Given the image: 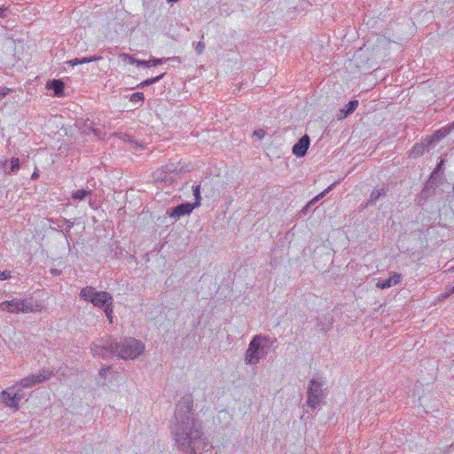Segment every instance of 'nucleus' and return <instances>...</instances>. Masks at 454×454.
I'll list each match as a JSON object with an SVG mask.
<instances>
[{
    "mask_svg": "<svg viewBox=\"0 0 454 454\" xmlns=\"http://www.w3.org/2000/svg\"><path fill=\"white\" fill-rule=\"evenodd\" d=\"M310 145V139L308 135L302 136L292 148V153L296 157H303L306 155L307 151Z\"/></svg>",
    "mask_w": 454,
    "mask_h": 454,
    "instance_id": "1a4fd4ad",
    "label": "nucleus"
},
{
    "mask_svg": "<svg viewBox=\"0 0 454 454\" xmlns=\"http://www.w3.org/2000/svg\"><path fill=\"white\" fill-rule=\"evenodd\" d=\"M442 165H443V160H441V161L436 165V167H435V168H434V170L433 172V175L436 174L437 172H439L442 169Z\"/></svg>",
    "mask_w": 454,
    "mask_h": 454,
    "instance_id": "c9c22d12",
    "label": "nucleus"
},
{
    "mask_svg": "<svg viewBox=\"0 0 454 454\" xmlns=\"http://www.w3.org/2000/svg\"><path fill=\"white\" fill-rule=\"evenodd\" d=\"M104 312L110 323H113V304L104 309Z\"/></svg>",
    "mask_w": 454,
    "mask_h": 454,
    "instance_id": "7c9ffc66",
    "label": "nucleus"
},
{
    "mask_svg": "<svg viewBox=\"0 0 454 454\" xmlns=\"http://www.w3.org/2000/svg\"><path fill=\"white\" fill-rule=\"evenodd\" d=\"M195 50L198 54H201L203 52V51L205 50V43L203 42H199Z\"/></svg>",
    "mask_w": 454,
    "mask_h": 454,
    "instance_id": "f704fd0d",
    "label": "nucleus"
},
{
    "mask_svg": "<svg viewBox=\"0 0 454 454\" xmlns=\"http://www.w3.org/2000/svg\"><path fill=\"white\" fill-rule=\"evenodd\" d=\"M81 129V132L83 133V134H90V133H93L95 136L97 137H100L99 136V133L98 132V130H96L94 129V122L89 119H87L84 122H83V125L82 127L80 128Z\"/></svg>",
    "mask_w": 454,
    "mask_h": 454,
    "instance_id": "aec40b11",
    "label": "nucleus"
},
{
    "mask_svg": "<svg viewBox=\"0 0 454 454\" xmlns=\"http://www.w3.org/2000/svg\"><path fill=\"white\" fill-rule=\"evenodd\" d=\"M145 350V345L134 338H125L121 341L112 338H100L90 345V352L94 356L108 358L117 356L121 359H135Z\"/></svg>",
    "mask_w": 454,
    "mask_h": 454,
    "instance_id": "f03ea898",
    "label": "nucleus"
},
{
    "mask_svg": "<svg viewBox=\"0 0 454 454\" xmlns=\"http://www.w3.org/2000/svg\"><path fill=\"white\" fill-rule=\"evenodd\" d=\"M277 341L276 338L269 335L256 334L248 344L244 355V361L247 365H255L269 352L270 347Z\"/></svg>",
    "mask_w": 454,
    "mask_h": 454,
    "instance_id": "7ed1b4c3",
    "label": "nucleus"
},
{
    "mask_svg": "<svg viewBox=\"0 0 454 454\" xmlns=\"http://www.w3.org/2000/svg\"><path fill=\"white\" fill-rule=\"evenodd\" d=\"M11 278V271L4 270L0 271V280H6Z\"/></svg>",
    "mask_w": 454,
    "mask_h": 454,
    "instance_id": "2f4dec72",
    "label": "nucleus"
},
{
    "mask_svg": "<svg viewBox=\"0 0 454 454\" xmlns=\"http://www.w3.org/2000/svg\"><path fill=\"white\" fill-rule=\"evenodd\" d=\"M7 11L4 7H0V18L4 17V13Z\"/></svg>",
    "mask_w": 454,
    "mask_h": 454,
    "instance_id": "ea45409f",
    "label": "nucleus"
},
{
    "mask_svg": "<svg viewBox=\"0 0 454 454\" xmlns=\"http://www.w3.org/2000/svg\"><path fill=\"white\" fill-rule=\"evenodd\" d=\"M423 147L422 146H418V145H415L412 149V153L414 154H419L420 153V150H422Z\"/></svg>",
    "mask_w": 454,
    "mask_h": 454,
    "instance_id": "e433bc0d",
    "label": "nucleus"
},
{
    "mask_svg": "<svg viewBox=\"0 0 454 454\" xmlns=\"http://www.w3.org/2000/svg\"><path fill=\"white\" fill-rule=\"evenodd\" d=\"M453 449H454V443H452V444H450V446L447 447L446 452L447 453H450Z\"/></svg>",
    "mask_w": 454,
    "mask_h": 454,
    "instance_id": "58836bf2",
    "label": "nucleus"
},
{
    "mask_svg": "<svg viewBox=\"0 0 454 454\" xmlns=\"http://www.w3.org/2000/svg\"><path fill=\"white\" fill-rule=\"evenodd\" d=\"M14 387V393L12 395V397L16 398L18 403H20V402L25 398L26 395L24 393V391L21 389V387H19L18 389H15V386Z\"/></svg>",
    "mask_w": 454,
    "mask_h": 454,
    "instance_id": "a878e982",
    "label": "nucleus"
},
{
    "mask_svg": "<svg viewBox=\"0 0 454 454\" xmlns=\"http://www.w3.org/2000/svg\"><path fill=\"white\" fill-rule=\"evenodd\" d=\"M119 138L123 140L124 142H129V143H134L135 145H136V148H140L142 149L143 146L141 145H139L137 142H134L131 138V137H129L128 134H120L118 135Z\"/></svg>",
    "mask_w": 454,
    "mask_h": 454,
    "instance_id": "bb28decb",
    "label": "nucleus"
},
{
    "mask_svg": "<svg viewBox=\"0 0 454 454\" xmlns=\"http://www.w3.org/2000/svg\"><path fill=\"white\" fill-rule=\"evenodd\" d=\"M120 58L124 61L128 60L130 64L137 65V62H140V59H136L133 56L127 53L121 54Z\"/></svg>",
    "mask_w": 454,
    "mask_h": 454,
    "instance_id": "cd10ccee",
    "label": "nucleus"
},
{
    "mask_svg": "<svg viewBox=\"0 0 454 454\" xmlns=\"http://www.w3.org/2000/svg\"><path fill=\"white\" fill-rule=\"evenodd\" d=\"M92 194L91 190L80 189L74 191L71 194V199L74 201H82L86 200Z\"/></svg>",
    "mask_w": 454,
    "mask_h": 454,
    "instance_id": "a211bd4d",
    "label": "nucleus"
},
{
    "mask_svg": "<svg viewBox=\"0 0 454 454\" xmlns=\"http://www.w3.org/2000/svg\"><path fill=\"white\" fill-rule=\"evenodd\" d=\"M334 186V184H331L327 189H325L324 192H322L321 193H319L318 195H317L311 201L310 203H314L316 201H318L319 200L323 199L326 193H328L332 188Z\"/></svg>",
    "mask_w": 454,
    "mask_h": 454,
    "instance_id": "c756f323",
    "label": "nucleus"
},
{
    "mask_svg": "<svg viewBox=\"0 0 454 454\" xmlns=\"http://www.w3.org/2000/svg\"><path fill=\"white\" fill-rule=\"evenodd\" d=\"M89 204H90V206L91 207H93V203H92L91 200H89Z\"/></svg>",
    "mask_w": 454,
    "mask_h": 454,
    "instance_id": "a18cd8bd",
    "label": "nucleus"
},
{
    "mask_svg": "<svg viewBox=\"0 0 454 454\" xmlns=\"http://www.w3.org/2000/svg\"><path fill=\"white\" fill-rule=\"evenodd\" d=\"M359 102L356 99L349 101L347 105L344 106L343 108L340 110V113L337 115L338 120H343L353 114L357 108Z\"/></svg>",
    "mask_w": 454,
    "mask_h": 454,
    "instance_id": "4468645a",
    "label": "nucleus"
},
{
    "mask_svg": "<svg viewBox=\"0 0 454 454\" xmlns=\"http://www.w3.org/2000/svg\"><path fill=\"white\" fill-rule=\"evenodd\" d=\"M53 375V371L48 368H43L36 373H32L20 381V386L21 387H31L36 384L43 382L51 379Z\"/></svg>",
    "mask_w": 454,
    "mask_h": 454,
    "instance_id": "423d86ee",
    "label": "nucleus"
},
{
    "mask_svg": "<svg viewBox=\"0 0 454 454\" xmlns=\"http://www.w3.org/2000/svg\"><path fill=\"white\" fill-rule=\"evenodd\" d=\"M402 275L396 272H393L392 275L387 279H380L376 286L380 289H386L394 286L400 283Z\"/></svg>",
    "mask_w": 454,
    "mask_h": 454,
    "instance_id": "ddd939ff",
    "label": "nucleus"
},
{
    "mask_svg": "<svg viewBox=\"0 0 454 454\" xmlns=\"http://www.w3.org/2000/svg\"><path fill=\"white\" fill-rule=\"evenodd\" d=\"M53 375V371L48 368H43L36 373H32L20 381V386L21 387H31L36 384L43 382L51 379Z\"/></svg>",
    "mask_w": 454,
    "mask_h": 454,
    "instance_id": "39448f33",
    "label": "nucleus"
},
{
    "mask_svg": "<svg viewBox=\"0 0 454 454\" xmlns=\"http://www.w3.org/2000/svg\"><path fill=\"white\" fill-rule=\"evenodd\" d=\"M321 331L326 332L327 330L325 328H321Z\"/></svg>",
    "mask_w": 454,
    "mask_h": 454,
    "instance_id": "de8ad7c7",
    "label": "nucleus"
},
{
    "mask_svg": "<svg viewBox=\"0 0 454 454\" xmlns=\"http://www.w3.org/2000/svg\"><path fill=\"white\" fill-rule=\"evenodd\" d=\"M6 162H7V160H4L3 161H2V160H0V163H1L2 165H5V164H6Z\"/></svg>",
    "mask_w": 454,
    "mask_h": 454,
    "instance_id": "c03bdc74",
    "label": "nucleus"
},
{
    "mask_svg": "<svg viewBox=\"0 0 454 454\" xmlns=\"http://www.w3.org/2000/svg\"><path fill=\"white\" fill-rule=\"evenodd\" d=\"M164 75H165V73H162L156 77L146 79V80L143 81L141 83H139L137 87L143 89L145 87L150 86V85L159 82L160 80H161Z\"/></svg>",
    "mask_w": 454,
    "mask_h": 454,
    "instance_id": "412c9836",
    "label": "nucleus"
},
{
    "mask_svg": "<svg viewBox=\"0 0 454 454\" xmlns=\"http://www.w3.org/2000/svg\"><path fill=\"white\" fill-rule=\"evenodd\" d=\"M51 273L53 276H59V275H60L61 270H58V269H51Z\"/></svg>",
    "mask_w": 454,
    "mask_h": 454,
    "instance_id": "4c0bfd02",
    "label": "nucleus"
},
{
    "mask_svg": "<svg viewBox=\"0 0 454 454\" xmlns=\"http://www.w3.org/2000/svg\"><path fill=\"white\" fill-rule=\"evenodd\" d=\"M47 88L52 90L56 96H62L64 90V82L60 80L50 81L47 84Z\"/></svg>",
    "mask_w": 454,
    "mask_h": 454,
    "instance_id": "f3484780",
    "label": "nucleus"
},
{
    "mask_svg": "<svg viewBox=\"0 0 454 454\" xmlns=\"http://www.w3.org/2000/svg\"><path fill=\"white\" fill-rule=\"evenodd\" d=\"M323 385L324 383L321 379L314 378L309 380L307 389V403L309 407L316 409L321 404L325 398Z\"/></svg>",
    "mask_w": 454,
    "mask_h": 454,
    "instance_id": "20e7f679",
    "label": "nucleus"
},
{
    "mask_svg": "<svg viewBox=\"0 0 454 454\" xmlns=\"http://www.w3.org/2000/svg\"><path fill=\"white\" fill-rule=\"evenodd\" d=\"M0 309L9 313H20L32 311L26 300L13 298L10 301L0 302Z\"/></svg>",
    "mask_w": 454,
    "mask_h": 454,
    "instance_id": "0eeeda50",
    "label": "nucleus"
},
{
    "mask_svg": "<svg viewBox=\"0 0 454 454\" xmlns=\"http://www.w3.org/2000/svg\"><path fill=\"white\" fill-rule=\"evenodd\" d=\"M436 135H437L438 137H442L444 136V134L442 133V131H438Z\"/></svg>",
    "mask_w": 454,
    "mask_h": 454,
    "instance_id": "79ce46f5",
    "label": "nucleus"
},
{
    "mask_svg": "<svg viewBox=\"0 0 454 454\" xmlns=\"http://www.w3.org/2000/svg\"><path fill=\"white\" fill-rule=\"evenodd\" d=\"M101 59H102L101 56L94 55V56H90V57H84L82 59L75 58V59L66 61L65 64L67 66H70V67H74L79 64H86V63H90V62L98 61V60H101Z\"/></svg>",
    "mask_w": 454,
    "mask_h": 454,
    "instance_id": "dca6fc26",
    "label": "nucleus"
},
{
    "mask_svg": "<svg viewBox=\"0 0 454 454\" xmlns=\"http://www.w3.org/2000/svg\"><path fill=\"white\" fill-rule=\"evenodd\" d=\"M451 129H454V121L451 124Z\"/></svg>",
    "mask_w": 454,
    "mask_h": 454,
    "instance_id": "49530a36",
    "label": "nucleus"
},
{
    "mask_svg": "<svg viewBox=\"0 0 454 454\" xmlns=\"http://www.w3.org/2000/svg\"><path fill=\"white\" fill-rule=\"evenodd\" d=\"M194 208L195 206L192 203H182L172 208L169 216L172 218H179L180 216L189 215Z\"/></svg>",
    "mask_w": 454,
    "mask_h": 454,
    "instance_id": "9d476101",
    "label": "nucleus"
},
{
    "mask_svg": "<svg viewBox=\"0 0 454 454\" xmlns=\"http://www.w3.org/2000/svg\"><path fill=\"white\" fill-rule=\"evenodd\" d=\"M167 1H168V3H176V2H178L179 0H167Z\"/></svg>",
    "mask_w": 454,
    "mask_h": 454,
    "instance_id": "37998d69",
    "label": "nucleus"
},
{
    "mask_svg": "<svg viewBox=\"0 0 454 454\" xmlns=\"http://www.w3.org/2000/svg\"><path fill=\"white\" fill-rule=\"evenodd\" d=\"M20 169V159L19 158H12L11 160V168L8 173H16Z\"/></svg>",
    "mask_w": 454,
    "mask_h": 454,
    "instance_id": "b1692460",
    "label": "nucleus"
},
{
    "mask_svg": "<svg viewBox=\"0 0 454 454\" xmlns=\"http://www.w3.org/2000/svg\"><path fill=\"white\" fill-rule=\"evenodd\" d=\"M167 61H176L178 63L182 62L180 57H171V58L152 59L149 60H141L140 59V62H137V66L151 67H156L158 65H162V64L166 63Z\"/></svg>",
    "mask_w": 454,
    "mask_h": 454,
    "instance_id": "9b49d317",
    "label": "nucleus"
},
{
    "mask_svg": "<svg viewBox=\"0 0 454 454\" xmlns=\"http://www.w3.org/2000/svg\"><path fill=\"white\" fill-rule=\"evenodd\" d=\"M388 189L387 187H376L372 190L367 205H374L380 198L387 195Z\"/></svg>",
    "mask_w": 454,
    "mask_h": 454,
    "instance_id": "2eb2a0df",
    "label": "nucleus"
},
{
    "mask_svg": "<svg viewBox=\"0 0 454 454\" xmlns=\"http://www.w3.org/2000/svg\"><path fill=\"white\" fill-rule=\"evenodd\" d=\"M129 100H130L132 103L144 102V101H145V95H144V93H142V92H136V93H133V94L130 96Z\"/></svg>",
    "mask_w": 454,
    "mask_h": 454,
    "instance_id": "393cba45",
    "label": "nucleus"
},
{
    "mask_svg": "<svg viewBox=\"0 0 454 454\" xmlns=\"http://www.w3.org/2000/svg\"><path fill=\"white\" fill-rule=\"evenodd\" d=\"M98 294V291L95 290L92 286H86L82 288L80 292V297L86 301L90 302V299H93L94 296Z\"/></svg>",
    "mask_w": 454,
    "mask_h": 454,
    "instance_id": "6ab92c4d",
    "label": "nucleus"
},
{
    "mask_svg": "<svg viewBox=\"0 0 454 454\" xmlns=\"http://www.w3.org/2000/svg\"><path fill=\"white\" fill-rule=\"evenodd\" d=\"M111 369V366H103L98 372V374L102 377H106V374L109 372Z\"/></svg>",
    "mask_w": 454,
    "mask_h": 454,
    "instance_id": "72a5a7b5",
    "label": "nucleus"
},
{
    "mask_svg": "<svg viewBox=\"0 0 454 454\" xmlns=\"http://www.w3.org/2000/svg\"><path fill=\"white\" fill-rule=\"evenodd\" d=\"M14 393V387H8L7 389L2 391L0 394V397L2 401L5 403L6 406L10 408H13L15 410L19 409V403L16 398L12 397Z\"/></svg>",
    "mask_w": 454,
    "mask_h": 454,
    "instance_id": "f8f14e48",
    "label": "nucleus"
},
{
    "mask_svg": "<svg viewBox=\"0 0 454 454\" xmlns=\"http://www.w3.org/2000/svg\"><path fill=\"white\" fill-rule=\"evenodd\" d=\"M451 292H452V293H454V286H453V288H452Z\"/></svg>",
    "mask_w": 454,
    "mask_h": 454,
    "instance_id": "09e8293b",
    "label": "nucleus"
},
{
    "mask_svg": "<svg viewBox=\"0 0 454 454\" xmlns=\"http://www.w3.org/2000/svg\"><path fill=\"white\" fill-rule=\"evenodd\" d=\"M38 176H39V174H38L37 172H35H35L32 174V176H31V179L35 180V179H37V178H38Z\"/></svg>",
    "mask_w": 454,
    "mask_h": 454,
    "instance_id": "a19ab883",
    "label": "nucleus"
},
{
    "mask_svg": "<svg viewBox=\"0 0 454 454\" xmlns=\"http://www.w3.org/2000/svg\"><path fill=\"white\" fill-rule=\"evenodd\" d=\"M154 177L157 179V180H161L162 182H168V179L167 177V172H164L163 169H159L157 170L155 173H154Z\"/></svg>",
    "mask_w": 454,
    "mask_h": 454,
    "instance_id": "c85d7f7f",
    "label": "nucleus"
},
{
    "mask_svg": "<svg viewBox=\"0 0 454 454\" xmlns=\"http://www.w3.org/2000/svg\"><path fill=\"white\" fill-rule=\"evenodd\" d=\"M59 222H61V223L67 224L66 229L64 231H62V232H63L65 238L67 239L70 237V230L74 226V223L66 218H63V219L59 220Z\"/></svg>",
    "mask_w": 454,
    "mask_h": 454,
    "instance_id": "5701e85b",
    "label": "nucleus"
},
{
    "mask_svg": "<svg viewBox=\"0 0 454 454\" xmlns=\"http://www.w3.org/2000/svg\"><path fill=\"white\" fill-rule=\"evenodd\" d=\"M90 302L95 307L104 309L109 305H112L113 297L107 292L100 291L98 292V294H96V296L93 297V299H90Z\"/></svg>",
    "mask_w": 454,
    "mask_h": 454,
    "instance_id": "6e6552de",
    "label": "nucleus"
},
{
    "mask_svg": "<svg viewBox=\"0 0 454 454\" xmlns=\"http://www.w3.org/2000/svg\"><path fill=\"white\" fill-rule=\"evenodd\" d=\"M170 433L182 454H201L207 450L208 440L203 430V422L194 411L192 394L184 395L176 403Z\"/></svg>",
    "mask_w": 454,
    "mask_h": 454,
    "instance_id": "f257e3e1",
    "label": "nucleus"
},
{
    "mask_svg": "<svg viewBox=\"0 0 454 454\" xmlns=\"http://www.w3.org/2000/svg\"><path fill=\"white\" fill-rule=\"evenodd\" d=\"M192 192H193V196L195 198V201L192 204L195 206V207H197L200 205V201H201L200 185L192 186Z\"/></svg>",
    "mask_w": 454,
    "mask_h": 454,
    "instance_id": "4be33fe9",
    "label": "nucleus"
},
{
    "mask_svg": "<svg viewBox=\"0 0 454 454\" xmlns=\"http://www.w3.org/2000/svg\"><path fill=\"white\" fill-rule=\"evenodd\" d=\"M253 136L254 137H256L257 138L259 139H262L265 136V131L263 129H257V130H254V133H253Z\"/></svg>",
    "mask_w": 454,
    "mask_h": 454,
    "instance_id": "473e14b6",
    "label": "nucleus"
}]
</instances>
